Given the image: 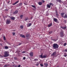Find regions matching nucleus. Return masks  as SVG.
I'll return each instance as SVG.
<instances>
[{
	"mask_svg": "<svg viewBox=\"0 0 67 67\" xmlns=\"http://www.w3.org/2000/svg\"><path fill=\"white\" fill-rule=\"evenodd\" d=\"M0 30H1V29H0Z\"/></svg>",
	"mask_w": 67,
	"mask_h": 67,
	"instance_id": "obj_51",
	"label": "nucleus"
},
{
	"mask_svg": "<svg viewBox=\"0 0 67 67\" xmlns=\"http://www.w3.org/2000/svg\"><path fill=\"white\" fill-rule=\"evenodd\" d=\"M10 3V2H9L8 3Z\"/></svg>",
	"mask_w": 67,
	"mask_h": 67,
	"instance_id": "obj_49",
	"label": "nucleus"
},
{
	"mask_svg": "<svg viewBox=\"0 0 67 67\" xmlns=\"http://www.w3.org/2000/svg\"><path fill=\"white\" fill-rule=\"evenodd\" d=\"M20 36L21 37H23V38H25V36L24 35H20Z\"/></svg>",
	"mask_w": 67,
	"mask_h": 67,
	"instance_id": "obj_10",
	"label": "nucleus"
},
{
	"mask_svg": "<svg viewBox=\"0 0 67 67\" xmlns=\"http://www.w3.org/2000/svg\"><path fill=\"white\" fill-rule=\"evenodd\" d=\"M12 34L13 35H15V32H13L12 33Z\"/></svg>",
	"mask_w": 67,
	"mask_h": 67,
	"instance_id": "obj_36",
	"label": "nucleus"
},
{
	"mask_svg": "<svg viewBox=\"0 0 67 67\" xmlns=\"http://www.w3.org/2000/svg\"><path fill=\"white\" fill-rule=\"evenodd\" d=\"M49 34H52V31H50L49 32Z\"/></svg>",
	"mask_w": 67,
	"mask_h": 67,
	"instance_id": "obj_34",
	"label": "nucleus"
},
{
	"mask_svg": "<svg viewBox=\"0 0 67 67\" xmlns=\"http://www.w3.org/2000/svg\"><path fill=\"white\" fill-rule=\"evenodd\" d=\"M42 2H43V3H44V2H45V1H44L42 0Z\"/></svg>",
	"mask_w": 67,
	"mask_h": 67,
	"instance_id": "obj_42",
	"label": "nucleus"
},
{
	"mask_svg": "<svg viewBox=\"0 0 67 67\" xmlns=\"http://www.w3.org/2000/svg\"><path fill=\"white\" fill-rule=\"evenodd\" d=\"M64 56H65V57H66L67 56V55H64Z\"/></svg>",
	"mask_w": 67,
	"mask_h": 67,
	"instance_id": "obj_44",
	"label": "nucleus"
},
{
	"mask_svg": "<svg viewBox=\"0 0 67 67\" xmlns=\"http://www.w3.org/2000/svg\"><path fill=\"white\" fill-rule=\"evenodd\" d=\"M66 45H67V43H64V46H66Z\"/></svg>",
	"mask_w": 67,
	"mask_h": 67,
	"instance_id": "obj_29",
	"label": "nucleus"
},
{
	"mask_svg": "<svg viewBox=\"0 0 67 67\" xmlns=\"http://www.w3.org/2000/svg\"><path fill=\"white\" fill-rule=\"evenodd\" d=\"M40 65L41 66V67H43L44 66L43 64L42 63L40 64Z\"/></svg>",
	"mask_w": 67,
	"mask_h": 67,
	"instance_id": "obj_22",
	"label": "nucleus"
},
{
	"mask_svg": "<svg viewBox=\"0 0 67 67\" xmlns=\"http://www.w3.org/2000/svg\"><path fill=\"white\" fill-rule=\"evenodd\" d=\"M20 27L21 28V29H23V26H21Z\"/></svg>",
	"mask_w": 67,
	"mask_h": 67,
	"instance_id": "obj_25",
	"label": "nucleus"
},
{
	"mask_svg": "<svg viewBox=\"0 0 67 67\" xmlns=\"http://www.w3.org/2000/svg\"><path fill=\"white\" fill-rule=\"evenodd\" d=\"M35 65L37 66H38L39 65V64L38 63L37 64H35Z\"/></svg>",
	"mask_w": 67,
	"mask_h": 67,
	"instance_id": "obj_28",
	"label": "nucleus"
},
{
	"mask_svg": "<svg viewBox=\"0 0 67 67\" xmlns=\"http://www.w3.org/2000/svg\"><path fill=\"white\" fill-rule=\"evenodd\" d=\"M64 18H67V15L65 14L64 16Z\"/></svg>",
	"mask_w": 67,
	"mask_h": 67,
	"instance_id": "obj_24",
	"label": "nucleus"
},
{
	"mask_svg": "<svg viewBox=\"0 0 67 67\" xmlns=\"http://www.w3.org/2000/svg\"><path fill=\"white\" fill-rule=\"evenodd\" d=\"M23 15H20V18L21 19H22V18H23Z\"/></svg>",
	"mask_w": 67,
	"mask_h": 67,
	"instance_id": "obj_23",
	"label": "nucleus"
},
{
	"mask_svg": "<svg viewBox=\"0 0 67 67\" xmlns=\"http://www.w3.org/2000/svg\"><path fill=\"white\" fill-rule=\"evenodd\" d=\"M49 4L50 5H52V6H53V4L52 3H50Z\"/></svg>",
	"mask_w": 67,
	"mask_h": 67,
	"instance_id": "obj_26",
	"label": "nucleus"
},
{
	"mask_svg": "<svg viewBox=\"0 0 67 67\" xmlns=\"http://www.w3.org/2000/svg\"><path fill=\"white\" fill-rule=\"evenodd\" d=\"M56 16H57V18H58V13H57V11H56Z\"/></svg>",
	"mask_w": 67,
	"mask_h": 67,
	"instance_id": "obj_14",
	"label": "nucleus"
},
{
	"mask_svg": "<svg viewBox=\"0 0 67 67\" xmlns=\"http://www.w3.org/2000/svg\"><path fill=\"white\" fill-rule=\"evenodd\" d=\"M8 48H9V47L7 46H5V49H8Z\"/></svg>",
	"mask_w": 67,
	"mask_h": 67,
	"instance_id": "obj_21",
	"label": "nucleus"
},
{
	"mask_svg": "<svg viewBox=\"0 0 67 67\" xmlns=\"http://www.w3.org/2000/svg\"><path fill=\"white\" fill-rule=\"evenodd\" d=\"M39 5H41L42 4V3L41 2H40L38 3Z\"/></svg>",
	"mask_w": 67,
	"mask_h": 67,
	"instance_id": "obj_19",
	"label": "nucleus"
},
{
	"mask_svg": "<svg viewBox=\"0 0 67 67\" xmlns=\"http://www.w3.org/2000/svg\"><path fill=\"white\" fill-rule=\"evenodd\" d=\"M53 20L54 22H57V19H56V18H54L53 19Z\"/></svg>",
	"mask_w": 67,
	"mask_h": 67,
	"instance_id": "obj_15",
	"label": "nucleus"
},
{
	"mask_svg": "<svg viewBox=\"0 0 67 67\" xmlns=\"http://www.w3.org/2000/svg\"><path fill=\"white\" fill-rule=\"evenodd\" d=\"M44 65L45 66L44 67H47L48 66V64L47 63H44Z\"/></svg>",
	"mask_w": 67,
	"mask_h": 67,
	"instance_id": "obj_9",
	"label": "nucleus"
},
{
	"mask_svg": "<svg viewBox=\"0 0 67 67\" xmlns=\"http://www.w3.org/2000/svg\"><path fill=\"white\" fill-rule=\"evenodd\" d=\"M3 38H4V40H5L6 39H5V36H3Z\"/></svg>",
	"mask_w": 67,
	"mask_h": 67,
	"instance_id": "obj_33",
	"label": "nucleus"
},
{
	"mask_svg": "<svg viewBox=\"0 0 67 67\" xmlns=\"http://www.w3.org/2000/svg\"><path fill=\"white\" fill-rule=\"evenodd\" d=\"M58 47L59 46L57 44L54 43L53 44V47L54 49H57L58 48Z\"/></svg>",
	"mask_w": 67,
	"mask_h": 67,
	"instance_id": "obj_2",
	"label": "nucleus"
},
{
	"mask_svg": "<svg viewBox=\"0 0 67 67\" xmlns=\"http://www.w3.org/2000/svg\"><path fill=\"white\" fill-rule=\"evenodd\" d=\"M10 19L12 20H14V19H15V18L14 17H10Z\"/></svg>",
	"mask_w": 67,
	"mask_h": 67,
	"instance_id": "obj_11",
	"label": "nucleus"
},
{
	"mask_svg": "<svg viewBox=\"0 0 67 67\" xmlns=\"http://www.w3.org/2000/svg\"><path fill=\"white\" fill-rule=\"evenodd\" d=\"M34 49H35V48H34Z\"/></svg>",
	"mask_w": 67,
	"mask_h": 67,
	"instance_id": "obj_50",
	"label": "nucleus"
},
{
	"mask_svg": "<svg viewBox=\"0 0 67 67\" xmlns=\"http://www.w3.org/2000/svg\"><path fill=\"white\" fill-rule=\"evenodd\" d=\"M58 2H61V0H57Z\"/></svg>",
	"mask_w": 67,
	"mask_h": 67,
	"instance_id": "obj_37",
	"label": "nucleus"
},
{
	"mask_svg": "<svg viewBox=\"0 0 67 67\" xmlns=\"http://www.w3.org/2000/svg\"><path fill=\"white\" fill-rule=\"evenodd\" d=\"M32 25V24L31 23H29L27 25V27H30V26H31Z\"/></svg>",
	"mask_w": 67,
	"mask_h": 67,
	"instance_id": "obj_8",
	"label": "nucleus"
},
{
	"mask_svg": "<svg viewBox=\"0 0 67 67\" xmlns=\"http://www.w3.org/2000/svg\"><path fill=\"white\" fill-rule=\"evenodd\" d=\"M20 66H21V65H18V67H20Z\"/></svg>",
	"mask_w": 67,
	"mask_h": 67,
	"instance_id": "obj_40",
	"label": "nucleus"
},
{
	"mask_svg": "<svg viewBox=\"0 0 67 67\" xmlns=\"http://www.w3.org/2000/svg\"><path fill=\"white\" fill-rule=\"evenodd\" d=\"M64 52H67V49H65L64 50Z\"/></svg>",
	"mask_w": 67,
	"mask_h": 67,
	"instance_id": "obj_35",
	"label": "nucleus"
},
{
	"mask_svg": "<svg viewBox=\"0 0 67 67\" xmlns=\"http://www.w3.org/2000/svg\"><path fill=\"white\" fill-rule=\"evenodd\" d=\"M21 43H20V44H19V45H21Z\"/></svg>",
	"mask_w": 67,
	"mask_h": 67,
	"instance_id": "obj_46",
	"label": "nucleus"
},
{
	"mask_svg": "<svg viewBox=\"0 0 67 67\" xmlns=\"http://www.w3.org/2000/svg\"><path fill=\"white\" fill-rule=\"evenodd\" d=\"M29 36L28 34L26 36V37H29Z\"/></svg>",
	"mask_w": 67,
	"mask_h": 67,
	"instance_id": "obj_32",
	"label": "nucleus"
},
{
	"mask_svg": "<svg viewBox=\"0 0 67 67\" xmlns=\"http://www.w3.org/2000/svg\"><path fill=\"white\" fill-rule=\"evenodd\" d=\"M52 25V23H51L48 26L49 27H50V26H51Z\"/></svg>",
	"mask_w": 67,
	"mask_h": 67,
	"instance_id": "obj_20",
	"label": "nucleus"
},
{
	"mask_svg": "<svg viewBox=\"0 0 67 67\" xmlns=\"http://www.w3.org/2000/svg\"><path fill=\"white\" fill-rule=\"evenodd\" d=\"M64 35H63V31H62L60 33V36L61 37H63Z\"/></svg>",
	"mask_w": 67,
	"mask_h": 67,
	"instance_id": "obj_5",
	"label": "nucleus"
},
{
	"mask_svg": "<svg viewBox=\"0 0 67 67\" xmlns=\"http://www.w3.org/2000/svg\"><path fill=\"white\" fill-rule=\"evenodd\" d=\"M31 18V19L32 18V17Z\"/></svg>",
	"mask_w": 67,
	"mask_h": 67,
	"instance_id": "obj_53",
	"label": "nucleus"
},
{
	"mask_svg": "<svg viewBox=\"0 0 67 67\" xmlns=\"http://www.w3.org/2000/svg\"><path fill=\"white\" fill-rule=\"evenodd\" d=\"M24 4H25H25H25V3H24Z\"/></svg>",
	"mask_w": 67,
	"mask_h": 67,
	"instance_id": "obj_48",
	"label": "nucleus"
},
{
	"mask_svg": "<svg viewBox=\"0 0 67 67\" xmlns=\"http://www.w3.org/2000/svg\"><path fill=\"white\" fill-rule=\"evenodd\" d=\"M53 41H57L56 40H55V39H54L53 40Z\"/></svg>",
	"mask_w": 67,
	"mask_h": 67,
	"instance_id": "obj_43",
	"label": "nucleus"
},
{
	"mask_svg": "<svg viewBox=\"0 0 67 67\" xmlns=\"http://www.w3.org/2000/svg\"><path fill=\"white\" fill-rule=\"evenodd\" d=\"M25 58H26L25 57H24L23 58V59H24V60H25Z\"/></svg>",
	"mask_w": 67,
	"mask_h": 67,
	"instance_id": "obj_38",
	"label": "nucleus"
},
{
	"mask_svg": "<svg viewBox=\"0 0 67 67\" xmlns=\"http://www.w3.org/2000/svg\"><path fill=\"white\" fill-rule=\"evenodd\" d=\"M19 2V1H17L15 2V3L13 4V5H15L16 4H17V3H18V2Z\"/></svg>",
	"mask_w": 67,
	"mask_h": 67,
	"instance_id": "obj_16",
	"label": "nucleus"
},
{
	"mask_svg": "<svg viewBox=\"0 0 67 67\" xmlns=\"http://www.w3.org/2000/svg\"><path fill=\"white\" fill-rule=\"evenodd\" d=\"M61 28L62 29H64V30H65V29H66V26L64 27H61Z\"/></svg>",
	"mask_w": 67,
	"mask_h": 67,
	"instance_id": "obj_18",
	"label": "nucleus"
},
{
	"mask_svg": "<svg viewBox=\"0 0 67 67\" xmlns=\"http://www.w3.org/2000/svg\"><path fill=\"white\" fill-rule=\"evenodd\" d=\"M14 58V59H16V58Z\"/></svg>",
	"mask_w": 67,
	"mask_h": 67,
	"instance_id": "obj_47",
	"label": "nucleus"
},
{
	"mask_svg": "<svg viewBox=\"0 0 67 67\" xmlns=\"http://www.w3.org/2000/svg\"><path fill=\"white\" fill-rule=\"evenodd\" d=\"M11 23V21H10V20L9 19H8L6 21V24H9L10 23Z\"/></svg>",
	"mask_w": 67,
	"mask_h": 67,
	"instance_id": "obj_3",
	"label": "nucleus"
},
{
	"mask_svg": "<svg viewBox=\"0 0 67 67\" xmlns=\"http://www.w3.org/2000/svg\"><path fill=\"white\" fill-rule=\"evenodd\" d=\"M4 54L3 55V57H7L10 55L9 54V52L8 51H5L4 52Z\"/></svg>",
	"mask_w": 67,
	"mask_h": 67,
	"instance_id": "obj_1",
	"label": "nucleus"
},
{
	"mask_svg": "<svg viewBox=\"0 0 67 67\" xmlns=\"http://www.w3.org/2000/svg\"><path fill=\"white\" fill-rule=\"evenodd\" d=\"M31 48H30V49H31Z\"/></svg>",
	"mask_w": 67,
	"mask_h": 67,
	"instance_id": "obj_52",
	"label": "nucleus"
},
{
	"mask_svg": "<svg viewBox=\"0 0 67 67\" xmlns=\"http://www.w3.org/2000/svg\"><path fill=\"white\" fill-rule=\"evenodd\" d=\"M56 52H54L53 53H52V56H55V55H56Z\"/></svg>",
	"mask_w": 67,
	"mask_h": 67,
	"instance_id": "obj_12",
	"label": "nucleus"
},
{
	"mask_svg": "<svg viewBox=\"0 0 67 67\" xmlns=\"http://www.w3.org/2000/svg\"><path fill=\"white\" fill-rule=\"evenodd\" d=\"M27 20H28V18H26L25 19V21H27Z\"/></svg>",
	"mask_w": 67,
	"mask_h": 67,
	"instance_id": "obj_31",
	"label": "nucleus"
},
{
	"mask_svg": "<svg viewBox=\"0 0 67 67\" xmlns=\"http://www.w3.org/2000/svg\"><path fill=\"white\" fill-rule=\"evenodd\" d=\"M25 53V51H24L22 52L23 53Z\"/></svg>",
	"mask_w": 67,
	"mask_h": 67,
	"instance_id": "obj_41",
	"label": "nucleus"
},
{
	"mask_svg": "<svg viewBox=\"0 0 67 67\" xmlns=\"http://www.w3.org/2000/svg\"><path fill=\"white\" fill-rule=\"evenodd\" d=\"M61 15L63 18H64V14H65V13H61L60 14Z\"/></svg>",
	"mask_w": 67,
	"mask_h": 67,
	"instance_id": "obj_6",
	"label": "nucleus"
},
{
	"mask_svg": "<svg viewBox=\"0 0 67 67\" xmlns=\"http://www.w3.org/2000/svg\"><path fill=\"white\" fill-rule=\"evenodd\" d=\"M40 57H41V58H46V55H44L42 56V55H41L40 56Z\"/></svg>",
	"mask_w": 67,
	"mask_h": 67,
	"instance_id": "obj_4",
	"label": "nucleus"
},
{
	"mask_svg": "<svg viewBox=\"0 0 67 67\" xmlns=\"http://www.w3.org/2000/svg\"><path fill=\"white\" fill-rule=\"evenodd\" d=\"M47 7L48 8H51V6L50 5H49V4H47Z\"/></svg>",
	"mask_w": 67,
	"mask_h": 67,
	"instance_id": "obj_13",
	"label": "nucleus"
},
{
	"mask_svg": "<svg viewBox=\"0 0 67 67\" xmlns=\"http://www.w3.org/2000/svg\"><path fill=\"white\" fill-rule=\"evenodd\" d=\"M38 59H34V61H37Z\"/></svg>",
	"mask_w": 67,
	"mask_h": 67,
	"instance_id": "obj_27",
	"label": "nucleus"
},
{
	"mask_svg": "<svg viewBox=\"0 0 67 67\" xmlns=\"http://www.w3.org/2000/svg\"><path fill=\"white\" fill-rule=\"evenodd\" d=\"M31 6L32 7H33V8H35V6L34 5H32Z\"/></svg>",
	"mask_w": 67,
	"mask_h": 67,
	"instance_id": "obj_30",
	"label": "nucleus"
},
{
	"mask_svg": "<svg viewBox=\"0 0 67 67\" xmlns=\"http://www.w3.org/2000/svg\"><path fill=\"white\" fill-rule=\"evenodd\" d=\"M18 13V10H16L14 13V14H17V13Z\"/></svg>",
	"mask_w": 67,
	"mask_h": 67,
	"instance_id": "obj_17",
	"label": "nucleus"
},
{
	"mask_svg": "<svg viewBox=\"0 0 67 67\" xmlns=\"http://www.w3.org/2000/svg\"><path fill=\"white\" fill-rule=\"evenodd\" d=\"M22 3H20V4H19V5L20 6H21L22 5Z\"/></svg>",
	"mask_w": 67,
	"mask_h": 67,
	"instance_id": "obj_39",
	"label": "nucleus"
},
{
	"mask_svg": "<svg viewBox=\"0 0 67 67\" xmlns=\"http://www.w3.org/2000/svg\"><path fill=\"white\" fill-rule=\"evenodd\" d=\"M6 66H7V65H5L4 66V67H6Z\"/></svg>",
	"mask_w": 67,
	"mask_h": 67,
	"instance_id": "obj_45",
	"label": "nucleus"
},
{
	"mask_svg": "<svg viewBox=\"0 0 67 67\" xmlns=\"http://www.w3.org/2000/svg\"><path fill=\"white\" fill-rule=\"evenodd\" d=\"M29 55L31 56H33V53L32 52H31L30 53Z\"/></svg>",
	"mask_w": 67,
	"mask_h": 67,
	"instance_id": "obj_7",
	"label": "nucleus"
}]
</instances>
